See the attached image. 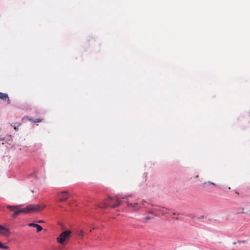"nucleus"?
<instances>
[{"mask_svg":"<svg viewBox=\"0 0 250 250\" xmlns=\"http://www.w3.org/2000/svg\"><path fill=\"white\" fill-rule=\"evenodd\" d=\"M45 208V205H29L26 207L21 210H17L13 215V217H16L17 215L21 212L30 213L32 212H38L44 209Z\"/></svg>","mask_w":250,"mask_h":250,"instance_id":"1","label":"nucleus"},{"mask_svg":"<svg viewBox=\"0 0 250 250\" xmlns=\"http://www.w3.org/2000/svg\"><path fill=\"white\" fill-rule=\"evenodd\" d=\"M119 198L116 197L114 198L108 197L105 202V206L107 207H111L115 208L120 205Z\"/></svg>","mask_w":250,"mask_h":250,"instance_id":"2","label":"nucleus"},{"mask_svg":"<svg viewBox=\"0 0 250 250\" xmlns=\"http://www.w3.org/2000/svg\"><path fill=\"white\" fill-rule=\"evenodd\" d=\"M71 234V231L69 230L65 231L61 233L56 238L57 242L60 244H62L64 243L65 241L68 239Z\"/></svg>","mask_w":250,"mask_h":250,"instance_id":"3","label":"nucleus"},{"mask_svg":"<svg viewBox=\"0 0 250 250\" xmlns=\"http://www.w3.org/2000/svg\"><path fill=\"white\" fill-rule=\"evenodd\" d=\"M69 197V193L67 191H64L57 193L56 198L58 202H63L67 200Z\"/></svg>","mask_w":250,"mask_h":250,"instance_id":"4","label":"nucleus"},{"mask_svg":"<svg viewBox=\"0 0 250 250\" xmlns=\"http://www.w3.org/2000/svg\"><path fill=\"white\" fill-rule=\"evenodd\" d=\"M0 234L4 236H8L10 234V231L8 229L0 225Z\"/></svg>","mask_w":250,"mask_h":250,"instance_id":"5","label":"nucleus"},{"mask_svg":"<svg viewBox=\"0 0 250 250\" xmlns=\"http://www.w3.org/2000/svg\"><path fill=\"white\" fill-rule=\"evenodd\" d=\"M0 99L4 101H6L8 104H10V100L8 94L2 92H0Z\"/></svg>","mask_w":250,"mask_h":250,"instance_id":"6","label":"nucleus"},{"mask_svg":"<svg viewBox=\"0 0 250 250\" xmlns=\"http://www.w3.org/2000/svg\"><path fill=\"white\" fill-rule=\"evenodd\" d=\"M29 226L36 228L37 232H40L42 230V228L40 225L37 224L30 223Z\"/></svg>","mask_w":250,"mask_h":250,"instance_id":"7","label":"nucleus"},{"mask_svg":"<svg viewBox=\"0 0 250 250\" xmlns=\"http://www.w3.org/2000/svg\"><path fill=\"white\" fill-rule=\"evenodd\" d=\"M127 205L134 208L135 209H138L139 207L137 203H131L129 202H127Z\"/></svg>","mask_w":250,"mask_h":250,"instance_id":"8","label":"nucleus"},{"mask_svg":"<svg viewBox=\"0 0 250 250\" xmlns=\"http://www.w3.org/2000/svg\"><path fill=\"white\" fill-rule=\"evenodd\" d=\"M210 185L216 186V184L213 182H211L210 181H207V182H205L204 183H203L201 186L203 188H205V187H208Z\"/></svg>","mask_w":250,"mask_h":250,"instance_id":"9","label":"nucleus"},{"mask_svg":"<svg viewBox=\"0 0 250 250\" xmlns=\"http://www.w3.org/2000/svg\"><path fill=\"white\" fill-rule=\"evenodd\" d=\"M7 208L11 210V211H14V213L17 211L20 210V209H19L17 206H8Z\"/></svg>","mask_w":250,"mask_h":250,"instance_id":"10","label":"nucleus"},{"mask_svg":"<svg viewBox=\"0 0 250 250\" xmlns=\"http://www.w3.org/2000/svg\"><path fill=\"white\" fill-rule=\"evenodd\" d=\"M16 125V123H14V124H11V125L14 128V130L16 131H17L18 130V128L19 126L21 125V124L19 123L17 125Z\"/></svg>","mask_w":250,"mask_h":250,"instance_id":"11","label":"nucleus"},{"mask_svg":"<svg viewBox=\"0 0 250 250\" xmlns=\"http://www.w3.org/2000/svg\"><path fill=\"white\" fill-rule=\"evenodd\" d=\"M28 120L30 121H32L34 123H36V122H41L42 121V120L40 119H36V120H33L32 119L30 118H28Z\"/></svg>","mask_w":250,"mask_h":250,"instance_id":"12","label":"nucleus"},{"mask_svg":"<svg viewBox=\"0 0 250 250\" xmlns=\"http://www.w3.org/2000/svg\"><path fill=\"white\" fill-rule=\"evenodd\" d=\"M0 248L4 249H8L9 248L8 246L6 245H3L1 242H0Z\"/></svg>","mask_w":250,"mask_h":250,"instance_id":"13","label":"nucleus"},{"mask_svg":"<svg viewBox=\"0 0 250 250\" xmlns=\"http://www.w3.org/2000/svg\"><path fill=\"white\" fill-rule=\"evenodd\" d=\"M153 217H149V216H146V217H145L143 218V221L144 222H147L149 220L151 219V218H152Z\"/></svg>","mask_w":250,"mask_h":250,"instance_id":"14","label":"nucleus"},{"mask_svg":"<svg viewBox=\"0 0 250 250\" xmlns=\"http://www.w3.org/2000/svg\"><path fill=\"white\" fill-rule=\"evenodd\" d=\"M83 234V231L82 230H80L78 232V235H79V236H82Z\"/></svg>","mask_w":250,"mask_h":250,"instance_id":"15","label":"nucleus"},{"mask_svg":"<svg viewBox=\"0 0 250 250\" xmlns=\"http://www.w3.org/2000/svg\"><path fill=\"white\" fill-rule=\"evenodd\" d=\"M38 222L39 223H42V222H43V221L42 220H40V221H39Z\"/></svg>","mask_w":250,"mask_h":250,"instance_id":"16","label":"nucleus"},{"mask_svg":"<svg viewBox=\"0 0 250 250\" xmlns=\"http://www.w3.org/2000/svg\"><path fill=\"white\" fill-rule=\"evenodd\" d=\"M161 212H162V213H164V211L162 210H161Z\"/></svg>","mask_w":250,"mask_h":250,"instance_id":"17","label":"nucleus"},{"mask_svg":"<svg viewBox=\"0 0 250 250\" xmlns=\"http://www.w3.org/2000/svg\"><path fill=\"white\" fill-rule=\"evenodd\" d=\"M228 189H229V190H230V188H228Z\"/></svg>","mask_w":250,"mask_h":250,"instance_id":"18","label":"nucleus"},{"mask_svg":"<svg viewBox=\"0 0 250 250\" xmlns=\"http://www.w3.org/2000/svg\"><path fill=\"white\" fill-rule=\"evenodd\" d=\"M236 194H239V193L236 192Z\"/></svg>","mask_w":250,"mask_h":250,"instance_id":"19","label":"nucleus"},{"mask_svg":"<svg viewBox=\"0 0 250 250\" xmlns=\"http://www.w3.org/2000/svg\"><path fill=\"white\" fill-rule=\"evenodd\" d=\"M236 194H239V193L236 192Z\"/></svg>","mask_w":250,"mask_h":250,"instance_id":"20","label":"nucleus"}]
</instances>
